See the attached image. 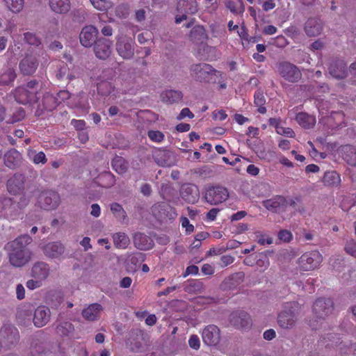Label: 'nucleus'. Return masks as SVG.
<instances>
[{
	"label": "nucleus",
	"mask_w": 356,
	"mask_h": 356,
	"mask_svg": "<svg viewBox=\"0 0 356 356\" xmlns=\"http://www.w3.org/2000/svg\"><path fill=\"white\" fill-rule=\"evenodd\" d=\"M7 8L13 13H19L24 8V0H4Z\"/></svg>",
	"instance_id": "nucleus-44"
},
{
	"label": "nucleus",
	"mask_w": 356,
	"mask_h": 356,
	"mask_svg": "<svg viewBox=\"0 0 356 356\" xmlns=\"http://www.w3.org/2000/svg\"><path fill=\"white\" fill-rule=\"evenodd\" d=\"M21 161L22 156L20 153L14 149L9 150L4 155V163L10 168H15L18 166Z\"/></svg>",
	"instance_id": "nucleus-28"
},
{
	"label": "nucleus",
	"mask_w": 356,
	"mask_h": 356,
	"mask_svg": "<svg viewBox=\"0 0 356 356\" xmlns=\"http://www.w3.org/2000/svg\"><path fill=\"white\" fill-rule=\"evenodd\" d=\"M227 117V115L226 114L225 111L220 110V111H215L213 112V119L216 120L222 121L225 120Z\"/></svg>",
	"instance_id": "nucleus-60"
},
{
	"label": "nucleus",
	"mask_w": 356,
	"mask_h": 356,
	"mask_svg": "<svg viewBox=\"0 0 356 356\" xmlns=\"http://www.w3.org/2000/svg\"><path fill=\"white\" fill-rule=\"evenodd\" d=\"M16 295L19 300H22L25 297V289L22 284H19L16 287Z\"/></svg>",
	"instance_id": "nucleus-62"
},
{
	"label": "nucleus",
	"mask_w": 356,
	"mask_h": 356,
	"mask_svg": "<svg viewBox=\"0 0 356 356\" xmlns=\"http://www.w3.org/2000/svg\"><path fill=\"white\" fill-rule=\"evenodd\" d=\"M112 42L105 38L97 40L94 47L95 56L102 60L108 58L111 54Z\"/></svg>",
	"instance_id": "nucleus-16"
},
{
	"label": "nucleus",
	"mask_w": 356,
	"mask_h": 356,
	"mask_svg": "<svg viewBox=\"0 0 356 356\" xmlns=\"http://www.w3.org/2000/svg\"><path fill=\"white\" fill-rule=\"evenodd\" d=\"M134 243L135 246L142 250L151 249L154 245L152 239L147 235L142 233H136L134 236Z\"/></svg>",
	"instance_id": "nucleus-24"
},
{
	"label": "nucleus",
	"mask_w": 356,
	"mask_h": 356,
	"mask_svg": "<svg viewBox=\"0 0 356 356\" xmlns=\"http://www.w3.org/2000/svg\"><path fill=\"white\" fill-rule=\"evenodd\" d=\"M44 254L50 258H58L65 252V247L60 242H51L43 247Z\"/></svg>",
	"instance_id": "nucleus-20"
},
{
	"label": "nucleus",
	"mask_w": 356,
	"mask_h": 356,
	"mask_svg": "<svg viewBox=\"0 0 356 356\" xmlns=\"http://www.w3.org/2000/svg\"><path fill=\"white\" fill-rule=\"evenodd\" d=\"M22 87H24L26 89H27V93L31 97L33 102H35L38 98L37 93L39 88L38 82L35 80H32Z\"/></svg>",
	"instance_id": "nucleus-43"
},
{
	"label": "nucleus",
	"mask_w": 356,
	"mask_h": 356,
	"mask_svg": "<svg viewBox=\"0 0 356 356\" xmlns=\"http://www.w3.org/2000/svg\"><path fill=\"white\" fill-rule=\"evenodd\" d=\"M24 178L22 175H15L7 182L8 191L11 194H16L23 188Z\"/></svg>",
	"instance_id": "nucleus-27"
},
{
	"label": "nucleus",
	"mask_w": 356,
	"mask_h": 356,
	"mask_svg": "<svg viewBox=\"0 0 356 356\" xmlns=\"http://www.w3.org/2000/svg\"><path fill=\"white\" fill-rule=\"evenodd\" d=\"M234 261V257L231 255H223L220 258L221 266L222 267L227 266L232 264Z\"/></svg>",
	"instance_id": "nucleus-58"
},
{
	"label": "nucleus",
	"mask_w": 356,
	"mask_h": 356,
	"mask_svg": "<svg viewBox=\"0 0 356 356\" xmlns=\"http://www.w3.org/2000/svg\"><path fill=\"white\" fill-rule=\"evenodd\" d=\"M225 5L232 13H237L244 11L243 0H227Z\"/></svg>",
	"instance_id": "nucleus-41"
},
{
	"label": "nucleus",
	"mask_w": 356,
	"mask_h": 356,
	"mask_svg": "<svg viewBox=\"0 0 356 356\" xmlns=\"http://www.w3.org/2000/svg\"><path fill=\"white\" fill-rule=\"evenodd\" d=\"M28 156L35 164H44L47 162V158L43 152H36L35 151L29 149Z\"/></svg>",
	"instance_id": "nucleus-42"
},
{
	"label": "nucleus",
	"mask_w": 356,
	"mask_h": 356,
	"mask_svg": "<svg viewBox=\"0 0 356 356\" xmlns=\"http://www.w3.org/2000/svg\"><path fill=\"white\" fill-rule=\"evenodd\" d=\"M229 322L232 325L236 328H245L250 325V317L244 311H236L230 314Z\"/></svg>",
	"instance_id": "nucleus-17"
},
{
	"label": "nucleus",
	"mask_w": 356,
	"mask_h": 356,
	"mask_svg": "<svg viewBox=\"0 0 356 356\" xmlns=\"http://www.w3.org/2000/svg\"><path fill=\"white\" fill-rule=\"evenodd\" d=\"M298 305L295 302L283 304V309L277 316V324L280 327L290 330L295 326L298 320Z\"/></svg>",
	"instance_id": "nucleus-3"
},
{
	"label": "nucleus",
	"mask_w": 356,
	"mask_h": 356,
	"mask_svg": "<svg viewBox=\"0 0 356 356\" xmlns=\"http://www.w3.org/2000/svg\"><path fill=\"white\" fill-rule=\"evenodd\" d=\"M90 2L96 10L102 12H106L113 6V3L108 0H90Z\"/></svg>",
	"instance_id": "nucleus-40"
},
{
	"label": "nucleus",
	"mask_w": 356,
	"mask_h": 356,
	"mask_svg": "<svg viewBox=\"0 0 356 356\" xmlns=\"http://www.w3.org/2000/svg\"><path fill=\"white\" fill-rule=\"evenodd\" d=\"M322 261V254L317 250H313L304 253L298 259V265L302 270H313L320 266Z\"/></svg>",
	"instance_id": "nucleus-4"
},
{
	"label": "nucleus",
	"mask_w": 356,
	"mask_h": 356,
	"mask_svg": "<svg viewBox=\"0 0 356 356\" xmlns=\"http://www.w3.org/2000/svg\"><path fill=\"white\" fill-rule=\"evenodd\" d=\"M114 90L112 83L108 81H102L97 84L98 92L102 95H110Z\"/></svg>",
	"instance_id": "nucleus-47"
},
{
	"label": "nucleus",
	"mask_w": 356,
	"mask_h": 356,
	"mask_svg": "<svg viewBox=\"0 0 356 356\" xmlns=\"http://www.w3.org/2000/svg\"><path fill=\"white\" fill-rule=\"evenodd\" d=\"M296 120L300 126L306 129L312 128L316 123L315 117L306 113H298Z\"/></svg>",
	"instance_id": "nucleus-31"
},
{
	"label": "nucleus",
	"mask_w": 356,
	"mask_h": 356,
	"mask_svg": "<svg viewBox=\"0 0 356 356\" xmlns=\"http://www.w3.org/2000/svg\"><path fill=\"white\" fill-rule=\"evenodd\" d=\"M276 131L280 135H283L287 137L293 138L295 136L294 131L289 127H284L280 125L276 126Z\"/></svg>",
	"instance_id": "nucleus-51"
},
{
	"label": "nucleus",
	"mask_w": 356,
	"mask_h": 356,
	"mask_svg": "<svg viewBox=\"0 0 356 356\" xmlns=\"http://www.w3.org/2000/svg\"><path fill=\"white\" fill-rule=\"evenodd\" d=\"M279 74L286 81L290 83L298 82L302 74L298 68L293 64L289 62H281L277 65Z\"/></svg>",
	"instance_id": "nucleus-8"
},
{
	"label": "nucleus",
	"mask_w": 356,
	"mask_h": 356,
	"mask_svg": "<svg viewBox=\"0 0 356 356\" xmlns=\"http://www.w3.org/2000/svg\"><path fill=\"white\" fill-rule=\"evenodd\" d=\"M32 238L28 235H22L7 243L6 249L8 252L10 264L15 267H21L27 264L31 257V252L26 248Z\"/></svg>",
	"instance_id": "nucleus-1"
},
{
	"label": "nucleus",
	"mask_w": 356,
	"mask_h": 356,
	"mask_svg": "<svg viewBox=\"0 0 356 356\" xmlns=\"http://www.w3.org/2000/svg\"><path fill=\"white\" fill-rule=\"evenodd\" d=\"M293 236L291 232L284 229L281 230L278 234V238L280 241H282L284 242H289Z\"/></svg>",
	"instance_id": "nucleus-55"
},
{
	"label": "nucleus",
	"mask_w": 356,
	"mask_h": 356,
	"mask_svg": "<svg viewBox=\"0 0 356 356\" xmlns=\"http://www.w3.org/2000/svg\"><path fill=\"white\" fill-rule=\"evenodd\" d=\"M113 240L115 247L119 249H126L130 243L129 236L124 232L114 234Z\"/></svg>",
	"instance_id": "nucleus-30"
},
{
	"label": "nucleus",
	"mask_w": 356,
	"mask_h": 356,
	"mask_svg": "<svg viewBox=\"0 0 356 356\" xmlns=\"http://www.w3.org/2000/svg\"><path fill=\"white\" fill-rule=\"evenodd\" d=\"M343 114L341 112H332L330 116L327 118V124L330 126H333L332 122L337 126L341 125L340 121L343 120Z\"/></svg>",
	"instance_id": "nucleus-48"
},
{
	"label": "nucleus",
	"mask_w": 356,
	"mask_h": 356,
	"mask_svg": "<svg viewBox=\"0 0 356 356\" xmlns=\"http://www.w3.org/2000/svg\"><path fill=\"white\" fill-rule=\"evenodd\" d=\"M24 40L31 45L38 46L40 44V39L33 33H24Z\"/></svg>",
	"instance_id": "nucleus-52"
},
{
	"label": "nucleus",
	"mask_w": 356,
	"mask_h": 356,
	"mask_svg": "<svg viewBox=\"0 0 356 356\" xmlns=\"http://www.w3.org/2000/svg\"><path fill=\"white\" fill-rule=\"evenodd\" d=\"M227 188L222 186H209L206 188L204 198L211 205H216L226 201L229 197Z\"/></svg>",
	"instance_id": "nucleus-5"
},
{
	"label": "nucleus",
	"mask_w": 356,
	"mask_h": 356,
	"mask_svg": "<svg viewBox=\"0 0 356 356\" xmlns=\"http://www.w3.org/2000/svg\"><path fill=\"white\" fill-rule=\"evenodd\" d=\"M304 29L308 36H317L322 31L323 24L320 19L310 18L306 22Z\"/></svg>",
	"instance_id": "nucleus-22"
},
{
	"label": "nucleus",
	"mask_w": 356,
	"mask_h": 356,
	"mask_svg": "<svg viewBox=\"0 0 356 356\" xmlns=\"http://www.w3.org/2000/svg\"><path fill=\"white\" fill-rule=\"evenodd\" d=\"M50 9L57 14H65L71 8L70 0H49Z\"/></svg>",
	"instance_id": "nucleus-25"
},
{
	"label": "nucleus",
	"mask_w": 356,
	"mask_h": 356,
	"mask_svg": "<svg viewBox=\"0 0 356 356\" xmlns=\"http://www.w3.org/2000/svg\"><path fill=\"white\" fill-rule=\"evenodd\" d=\"M180 195L185 202L189 204H195L200 198V191L197 186L185 184L181 188Z\"/></svg>",
	"instance_id": "nucleus-13"
},
{
	"label": "nucleus",
	"mask_w": 356,
	"mask_h": 356,
	"mask_svg": "<svg viewBox=\"0 0 356 356\" xmlns=\"http://www.w3.org/2000/svg\"><path fill=\"white\" fill-rule=\"evenodd\" d=\"M29 200L24 195H22L19 201L13 200L10 198H5L3 201V209L8 216H13V213L17 209H22L28 204Z\"/></svg>",
	"instance_id": "nucleus-18"
},
{
	"label": "nucleus",
	"mask_w": 356,
	"mask_h": 356,
	"mask_svg": "<svg viewBox=\"0 0 356 356\" xmlns=\"http://www.w3.org/2000/svg\"><path fill=\"white\" fill-rule=\"evenodd\" d=\"M343 159L352 166L356 165V149L351 145H346L342 147Z\"/></svg>",
	"instance_id": "nucleus-32"
},
{
	"label": "nucleus",
	"mask_w": 356,
	"mask_h": 356,
	"mask_svg": "<svg viewBox=\"0 0 356 356\" xmlns=\"http://www.w3.org/2000/svg\"><path fill=\"white\" fill-rule=\"evenodd\" d=\"M156 163L163 167H170L175 164L176 159L174 154L165 149H157L154 153Z\"/></svg>",
	"instance_id": "nucleus-14"
},
{
	"label": "nucleus",
	"mask_w": 356,
	"mask_h": 356,
	"mask_svg": "<svg viewBox=\"0 0 356 356\" xmlns=\"http://www.w3.org/2000/svg\"><path fill=\"white\" fill-rule=\"evenodd\" d=\"M333 302L330 298H319L315 301L313 305V312L316 317L324 318L332 313Z\"/></svg>",
	"instance_id": "nucleus-11"
},
{
	"label": "nucleus",
	"mask_w": 356,
	"mask_h": 356,
	"mask_svg": "<svg viewBox=\"0 0 356 356\" xmlns=\"http://www.w3.org/2000/svg\"><path fill=\"white\" fill-rule=\"evenodd\" d=\"M24 87H19L16 89L15 92V98L20 104H26L29 102H33L31 97L29 95Z\"/></svg>",
	"instance_id": "nucleus-37"
},
{
	"label": "nucleus",
	"mask_w": 356,
	"mask_h": 356,
	"mask_svg": "<svg viewBox=\"0 0 356 356\" xmlns=\"http://www.w3.org/2000/svg\"><path fill=\"white\" fill-rule=\"evenodd\" d=\"M182 97V92L176 90H166L161 94V101L170 104L179 102Z\"/></svg>",
	"instance_id": "nucleus-29"
},
{
	"label": "nucleus",
	"mask_w": 356,
	"mask_h": 356,
	"mask_svg": "<svg viewBox=\"0 0 356 356\" xmlns=\"http://www.w3.org/2000/svg\"><path fill=\"white\" fill-rule=\"evenodd\" d=\"M203 342L208 346H216L220 340V332L215 325H209L202 332Z\"/></svg>",
	"instance_id": "nucleus-10"
},
{
	"label": "nucleus",
	"mask_w": 356,
	"mask_h": 356,
	"mask_svg": "<svg viewBox=\"0 0 356 356\" xmlns=\"http://www.w3.org/2000/svg\"><path fill=\"white\" fill-rule=\"evenodd\" d=\"M345 250L348 254L356 257V241H348L345 245Z\"/></svg>",
	"instance_id": "nucleus-53"
},
{
	"label": "nucleus",
	"mask_w": 356,
	"mask_h": 356,
	"mask_svg": "<svg viewBox=\"0 0 356 356\" xmlns=\"http://www.w3.org/2000/svg\"><path fill=\"white\" fill-rule=\"evenodd\" d=\"M15 78L16 73L15 70L13 68H8L0 73V85H9L14 81Z\"/></svg>",
	"instance_id": "nucleus-36"
},
{
	"label": "nucleus",
	"mask_w": 356,
	"mask_h": 356,
	"mask_svg": "<svg viewBox=\"0 0 356 356\" xmlns=\"http://www.w3.org/2000/svg\"><path fill=\"white\" fill-rule=\"evenodd\" d=\"M256 264L259 270L261 272H264L269 266V259L266 256H261L259 259L257 260Z\"/></svg>",
	"instance_id": "nucleus-50"
},
{
	"label": "nucleus",
	"mask_w": 356,
	"mask_h": 356,
	"mask_svg": "<svg viewBox=\"0 0 356 356\" xmlns=\"http://www.w3.org/2000/svg\"><path fill=\"white\" fill-rule=\"evenodd\" d=\"M103 307L101 305L94 303L88 305L82 311L83 317L89 321H94L100 317Z\"/></svg>",
	"instance_id": "nucleus-23"
},
{
	"label": "nucleus",
	"mask_w": 356,
	"mask_h": 356,
	"mask_svg": "<svg viewBox=\"0 0 356 356\" xmlns=\"http://www.w3.org/2000/svg\"><path fill=\"white\" fill-rule=\"evenodd\" d=\"M148 137L149 139L156 143H161L164 139V134L160 131L151 130L148 131Z\"/></svg>",
	"instance_id": "nucleus-49"
},
{
	"label": "nucleus",
	"mask_w": 356,
	"mask_h": 356,
	"mask_svg": "<svg viewBox=\"0 0 356 356\" xmlns=\"http://www.w3.org/2000/svg\"><path fill=\"white\" fill-rule=\"evenodd\" d=\"M323 182L326 186H337L341 182V178L335 171L326 172L323 178Z\"/></svg>",
	"instance_id": "nucleus-33"
},
{
	"label": "nucleus",
	"mask_w": 356,
	"mask_h": 356,
	"mask_svg": "<svg viewBox=\"0 0 356 356\" xmlns=\"http://www.w3.org/2000/svg\"><path fill=\"white\" fill-rule=\"evenodd\" d=\"M115 49L123 59H131L134 55V41L127 36H118Z\"/></svg>",
	"instance_id": "nucleus-7"
},
{
	"label": "nucleus",
	"mask_w": 356,
	"mask_h": 356,
	"mask_svg": "<svg viewBox=\"0 0 356 356\" xmlns=\"http://www.w3.org/2000/svg\"><path fill=\"white\" fill-rule=\"evenodd\" d=\"M275 7V3L273 0H265L262 5V8L265 11L273 10Z\"/></svg>",
	"instance_id": "nucleus-64"
},
{
	"label": "nucleus",
	"mask_w": 356,
	"mask_h": 356,
	"mask_svg": "<svg viewBox=\"0 0 356 356\" xmlns=\"http://www.w3.org/2000/svg\"><path fill=\"white\" fill-rule=\"evenodd\" d=\"M38 66V59L35 54H26L19 62V67L20 72L24 75L33 74Z\"/></svg>",
	"instance_id": "nucleus-12"
},
{
	"label": "nucleus",
	"mask_w": 356,
	"mask_h": 356,
	"mask_svg": "<svg viewBox=\"0 0 356 356\" xmlns=\"http://www.w3.org/2000/svg\"><path fill=\"white\" fill-rule=\"evenodd\" d=\"M329 72L334 78L343 79L347 76L346 65L343 60L333 61L329 67Z\"/></svg>",
	"instance_id": "nucleus-21"
},
{
	"label": "nucleus",
	"mask_w": 356,
	"mask_h": 356,
	"mask_svg": "<svg viewBox=\"0 0 356 356\" xmlns=\"http://www.w3.org/2000/svg\"><path fill=\"white\" fill-rule=\"evenodd\" d=\"M181 226L186 229V234H191L194 231V226L191 225L186 217L181 218Z\"/></svg>",
	"instance_id": "nucleus-56"
},
{
	"label": "nucleus",
	"mask_w": 356,
	"mask_h": 356,
	"mask_svg": "<svg viewBox=\"0 0 356 356\" xmlns=\"http://www.w3.org/2000/svg\"><path fill=\"white\" fill-rule=\"evenodd\" d=\"M296 200L293 198L287 200L283 196H276L264 202V207L269 211L275 213L285 211L289 206H294Z\"/></svg>",
	"instance_id": "nucleus-6"
},
{
	"label": "nucleus",
	"mask_w": 356,
	"mask_h": 356,
	"mask_svg": "<svg viewBox=\"0 0 356 356\" xmlns=\"http://www.w3.org/2000/svg\"><path fill=\"white\" fill-rule=\"evenodd\" d=\"M98 34V30L94 26L90 25L85 26L80 33V42L86 47H91L96 42V38Z\"/></svg>",
	"instance_id": "nucleus-15"
},
{
	"label": "nucleus",
	"mask_w": 356,
	"mask_h": 356,
	"mask_svg": "<svg viewBox=\"0 0 356 356\" xmlns=\"http://www.w3.org/2000/svg\"><path fill=\"white\" fill-rule=\"evenodd\" d=\"M111 211L115 218L120 222H124L127 218V213L120 204L112 203L110 207Z\"/></svg>",
	"instance_id": "nucleus-34"
},
{
	"label": "nucleus",
	"mask_w": 356,
	"mask_h": 356,
	"mask_svg": "<svg viewBox=\"0 0 356 356\" xmlns=\"http://www.w3.org/2000/svg\"><path fill=\"white\" fill-rule=\"evenodd\" d=\"M199 269L197 266L195 265L189 266L186 268L184 273L183 274L184 277H186L189 275H197L198 273Z\"/></svg>",
	"instance_id": "nucleus-59"
},
{
	"label": "nucleus",
	"mask_w": 356,
	"mask_h": 356,
	"mask_svg": "<svg viewBox=\"0 0 356 356\" xmlns=\"http://www.w3.org/2000/svg\"><path fill=\"white\" fill-rule=\"evenodd\" d=\"M184 8L187 14H194L197 11V4L195 0H181L178 3V8Z\"/></svg>",
	"instance_id": "nucleus-38"
},
{
	"label": "nucleus",
	"mask_w": 356,
	"mask_h": 356,
	"mask_svg": "<svg viewBox=\"0 0 356 356\" xmlns=\"http://www.w3.org/2000/svg\"><path fill=\"white\" fill-rule=\"evenodd\" d=\"M38 202L44 209L51 210L58 206L60 197L58 194L54 191H46L40 195Z\"/></svg>",
	"instance_id": "nucleus-9"
},
{
	"label": "nucleus",
	"mask_w": 356,
	"mask_h": 356,
	"mask_svg": "<svg viewBox=\"0 0 356 356\" xmlns=\"http://www.w3.org/2000/svg\"><path fill=\"white\" fill-rule=\"evenodd\" d=\"M32 276L40 280H45L49 274V268L48 264L44 262H38L35 264L31 270Z\"/></svg>",
	"instance_id": "nucleus-26"
},
{
	"label": "nucleus",
	"mask_w": 356,
	"mask_h": 356,
	"mask_svg": "<svg viewBox=\"0 0 356 356\" xmlns=\"http://www.w3.org/2000/svg\"><path fill=\"white\" fill-rule=\"evenodd\" d=\"M191 76L201 83H215L221 76V72L213 69L210 65L197 63L191 65Z\"/></svg>",
	"instance_id": "nucleus-2"
},
{
	"label": "nucleus",
	"mask_w": 356,
	"mask_h": 356,
	"mask_svg": "<svg viewBox=\"0 0 356 356\" xmlns=\"http://www.w3.org/2000/svg\"><path fill=\"white\" fill-rule=\"evenodd\" d=\"M337 350L343 355L352 354L356 356V343L341 341L337 345Z\"/></svg>",
	"instance_id": "nucleus-35"
},
{
	"label": "nucleus",
	"mask_w": 356,
	"mask_h": 356,
	"mask_svg": "<svg viewBox=\"0 0 356 356\" xmlns=\"http://www.w3.org/2000/svg\"><path fill=\"white\" fill-rule=\"evenodd\" d=\"M266 103L265 97L262 92L257 91L254 94V104L258 106V111L260 113H265L266 112V108L264 106Z\"/></svg>",
	"instance_id": "nucleus-46"
},
{
	"label": "nucleus",
	"mask_w": 356,
	"mask_h": 356,
	"mask_svg": "<svg viewBox=\"0 0 356 356\" xmlns=\"http://www.w3.org/2000/svg\"><path fill=\"white\" fill-rule=\"evenodd\" d=\"M112 166L113 170L118 174L124 173L127 169L126 161L123 158L120 156H117L113 159Z\"/></svg>",
	"instance_id": "nucleus-39"
},
{
	"label": "nucleus",
	"mask_w": 356,
	"mask_h": 356,
	"mask_svg": "<svg viewBox=\"0 0 356 356\" xmlns=\"http://www.w3.org/2000/svg\"><path fill=\"white\" fill-rule=\"evenodd\" d=\"M71 124L77 130H83L85 128L86 122L82 120H72Z\"/></svg>",
	"instance_id": "nucleus-61"
},
{
	"label": "nucleus",
	"mask_w": 356,
	"mask_h": 356,
	"mask_svg": "<svg viewBox=\"0 0 356 356\" xmlns=\"http://www.w3.org/2000/svg\"><path fill=\"white\" fill-rule=\"evenodd\" d=\"M102 178L104 180L108 181V184H106V187H110L115 184V177L111 173H105L102 176Z\"/></svg>",
	"instance_id": "nucleus-63"
},
{
	"label": "nucleus",
	"mask_w": 356,
	"mask_h": 356,
	"mask_svg": "<svg viewBox=\"0 0 356 356\" xmlns=\"http://www.w3.org/2000/svg\"><path fill=\"white\" fill-rule=\"evenodd\" d=\"M50 319V309L44 306H40L35 310L33 316V323L36 327H41L45 325Z\"/></svg>",
	"instance_id": "nucleus-19"
},
{
	"label": "nucleus",
	"mask_w": 356,
	"mask_h": 356,
	"mask_svg": "<svg viewBox=\"0 0 356 356\" xmlns=\"http://www.w3.org/2000/svg\"><path fill=\"white\" fill-rule=\"evenodd\" d=\"M73 325L68 321L60 323L56 327L57 333L63 336H67L73 331Z\"/></svg>",
	"instance_id": "nucleus-45"
},
{
	"label": "nucleus",
	"mask_w": 356,
	"mask_h": 356,
	"mask_svg": "<svg viewBox=\"0 0 356 356\" xmlns=\"http://www.w3.org/2000/svg\"><path fill=\"white\" fill-rule=\"evenodd\" d=\"M186 117L189 118H193L194 117V115L191 112L189 108H184L181 111L180 113L179 114L177 118L179 120H181Z\"/></svg>",
	"instance_id": "nucleus-57"
},
{
	"label": "nucleus",
	"mask_w": 356,
	"mask_h": 356,
	"mask_svg": "<svg viewBox=\"0 0 356 356\" xmlns=\"http://www.w3.org/2000/svg\"><path fill=\"white\" fill-rule=\"evenodd\" d=\"M188 345L191 348L198 350L200 347V338L195 334L191 335L188 340Z\"/></svg>",
	"instance_id": "nucleus-54"
}]
</instances>
